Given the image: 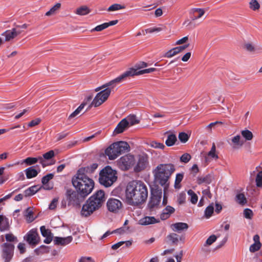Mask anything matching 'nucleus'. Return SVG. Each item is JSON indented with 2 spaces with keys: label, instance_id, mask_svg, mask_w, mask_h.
<instances>
[{
  "label": "nucleus",
  "instance_id": "26",
  "mask_svg": "<svg viewBox=\"0 0 262 262\" xmlns=\"http://www.w3.org/2000/svg\"><path fill=\"white\" fill-rule=\"evenodd\" d=\"M231 145H233L234 148H238L243 146L244 141L242 140L240 135H236L232 137L231 139Z\"/></svg>",
  "mask_w": 262,
  "mask_h": 262
},
{
  "label": "nucleus",
  "instance_id": "17",
  "mask_svg": "<svg viewBox=\"0 0 262 262\" xmlns=\"http://www.w3.org/2000/svg\"><path fill=\"white\" fill-rule=\"evenodd\" d=\"M73 240L72 236H68L66 237L55 236L53 239L55 245L66 246L70 243Z\"/></svg>",
  "mask_w": 262,
  "mask_h": 262
},
{
  "label": "nucleus",
  "instance_id": "43",
  "mask_svg": "<svg viewBox=\"0 0 262 262\" xmlns=\"http://www.w3.org/2000/svg\"><path fill=\"white\" fill-rule=\"evenodd\" d=\"M249 7L253 11L257 10L260 8V5L256 0H251L249 3Z\"/></svg>",
  "mask_w": 262,
  "mask_h": 262
},
{
  "label": "nucleus",
  "instance_id": "63",
  "mask_svg": "<svg viewBox=\"0 0 262 262\" xmlns=\"http://www.w3.org/2000/svg\"><path fill=\"white\" fill-rule=\"evenodd\" d=\"M147 66L148 64L146 62L144 61H140L136 64L135 67L137 68L136 70H137L138 69L147 67Z\"/></svg>",
  "mask_w": 262,
  "mask_h": 262
},
{
  "label": "nucleus",
  "instance_id": "4",
  "mask_svg": "<svg viewBox=\"0 0 262 262\" xmlns=\"http://www.w3.org/2000/svg\"><path fill=\"white\" fill-rule=\"evenodd\" d=\"M130 149L129 144L125 141L115 142L110 145L105 150V154L111 160L116 159L119 155Z\"/></svg>",
  "mask_w": 262,
  "mask_h": 262
},
{
  "label": "nucleus",
  "instance_id": "21",
  "mask_svg": "<svg viewBox=\"0 0 262 262\" xmlns=\"http://www.w3.org/2000/svg\"><path fill=\"white\" fill-rule=\"evenodd\" d=\"M97 167L98 164L97 163H93L90 166L80 168L77 172L83 174H90L94 172Z\"/></svg>",
  "mask_w": 262,
  "mask_h": 262
},
{
  "label": "nucleus",
  "instance_id": "11",
  "mask_svg": "<svg viewBox=\"0 0 262 262\" xmlns=\"http://www.w3.org/2000/svg\"><path fill=\"white\" fill-rule=\"evenodd\" d=\"M162 194V192L161 189L151 190V197L148 204V207L150 210H153L159 205L161 201Z\"/></svg>",
  "mask_w": 262,
  "mask_h": 262
},
{
  "label": "nucleus",
  "instance_id": "52",
  "mask_svg": "<svg viewBox=\"0 0 262 262\" xmlns=\"http://www.w3.org/2000/svg\"><path fill=\"white\" fill-rule=\"evenodd\" d=\"M191 158V157L190 154L185 153L182 155L180 157V161L184 163H187L190 160Z\"/></svg>",
  "mask_w": 262,
  "mask_h": 262
},
{
  "label": "nucleus",
  "instance_id": "38",
  "mask_svg": "<svg viewBox=\"0 0 262 262\" xmlns=\"http://www.w3.org/2000/svg\"><path fill=\"white\" fill-rule=\"evenodd\" d=\"M7 243H12L17 242V238L12 233H8L5 235Z\"/></svg>",
  "mask_w": 262,
  "mask_h": 262
},
{
  "label": "nucleus",
  "instance_id": "35",
  "mask_svg": "<svg viewBox=\"0 0 262 262\" xmlns=\"http://www.w3.org/2000/svg\"><path fill=\"white\" fill-rule=\"evenodd\" d=\"M61 7V4L59 3H56L54 6H53L49 11L46 12V16H50L55 14L57 10H58Z\"/></svg>",
  "mask_w": 262,
  "mask_h": 262
},
{
  "label": "nucleus",
  "instance_id": "37",
  "mask_svg": "<svg viewBox=\"0 0 262 262\" xmlns=\"http://www.w3.org/2000/svg\"><path fill=\"white\" fill-rule=\"evenodd\" d=\"M38 161V158H34V157H28L25 159L23 163H25L27 165H32L35 163H36Z\"/></svg>",
  "mask_w": 262,
  "mask_h": 262
},
{
  "label": "nucleus",
  "instance_id": "31",
  "mask_svg": "<svg viewBox=\"0 0 262 262\" xmlns=\"http://www.w3.org/2000/svg\"><path fill=\"white\" fill-rule=\"evenodd\" d=\"M91 12L90 9L86 6H82L76 9L75 13L79 15H85Z\"/></svg>",
  "mask_w": 262,
  "mask_h": 262
},
{
  "label": "nucleus",
  "instance_id": "23",
  "mask_svg": "<svg viewBox=\"0 0 262 262\" xmlns=\"http://www.w3.org/2000/svg\"><path fill=\"white\" fill-rule=\"evenodd\" d=\"M170 227L173 231L180 232L183 230H187L188 228V225L185 223L178 222L172 224Z\"/></svg>",
  "mask_w": 262,
  "mask_h": 262
},
{
  "label": "nucleus",
  "instance_id": "2",
  "mask_svg": "<svg viewBox=\"0 0 262 262\" xmlns=\"http://www.w3.org/2000/svg\"><path fill=\"white\" fill-rule=\"evenodd\" d=\"M72 184L76 190L83 196H88L94 187V182L92 179L78 172L77 176L73 178Z\"/></svg>",
  "mask_w": 262,
  "mask_h": 262
},
{
  "label": "nucleus",
  "instance_id": "19",
  "mask_svg": "<svg viewBox=\"0 0 262 262\" xmlns=\"http://www.w3.org/2000/svg\"><path fill=\"white\" fill-rule=\"evenodd\" d=\"M253 239L254 243L250 246L249 250L251 252L254 253L260 249L261 244L260 242V237L258 234L255 235L253 236Z\"/></svg>",
  "mask_w": 262,
  "mask_h": 262
},
{
  "label": "nucleus",
  "instance_id": "61",
  "mask_svg": "<svg viewBox=\"0 0 262 262\" xmlns=\"http://www.w3.org/2000/svg\"><path fill=\"white\" fill-rule=\"evenodd\" d=\"M57 203H58V199L56 198L53 199L49 205V208L51 210H53V209H55L57 207Z\"/></svg>",
  "mask_w": 262,
  "mask_h": 262
},
{
  "label": "nucleus",
  "instance_id": "44",
  "mask_svg": "<svg viewBox=\"0 0 262 262\" xmlns=\"http://www.w3.org/2000/svg\"><path fill=\"white\" fill-rule=\"evenodd\" d=\"M167 238L173 244H177L179 242L178 235L176 233H170L167 236Z\"/></svg>",
  "mask_w": 262,
  "mask_h": 262
},
{
  "label": "nucleus",
  "instance_id": "33",
  "mask_svg": "<svg viewBox=\"0 0 262 262\" xmlns=\"http://www.w3.org/2000/svg\"><path fill=\"white\" fill-rule=\"evenodd\" d=\"M214 204L213 203H212L205 209L204 211V216L206 219L210 218L214 212Z\"/></svg>",
  "mask_w": 262,
  "mask_h": 262
},
{
  "label": "nucleus",
  "instance_id": "7",
  "mask_svg": "<svg viewBox=\"0 0 262 262\" xmlns=\"http://www.w3.org/2000/svg\"><path fill=\"white\" fill-rule=\"evenodd\" d=\"M1 257L4 262H10L13 257L14 245L13 243H4L1 245Z\"/></svg>",
  "mask_w": 262,
  "mask_h": 262
},
{
  "label": "nucleus",
  "instance_id": "16",
  "mask_svg": "<svg viewBox=\"0 0 262 262\" xmlns=\"http://www.w3.org/2000/svg\"><path fill=\"white\" fill-rule=\"evenodd\" d=\"M21 32V31H17L16 28H13L12 30H6L2 35L5 37L6 41H9L20 34Z\"/></svg>",
  "mask_w": 262,
  "mask_h": 262
},
{
  "label": "nucleus",
  "instance_id": "27",
  "mask_svg": "<svg viewBox=\"0 0 262 262\" xmlns=\"http://www.w3.org/2000/svg\"><path fill=\"white\" fill-rule=\"evenodd\" d=\"M40 188L41 187H38L37 185H34L30 187L24 191V196L26 197L32 196L39 191Z\"/></svg>",
  "mask_w": 262,
  "mask_h": 262
},
{
  "label": "nucleus",
  "instance_id": "18",
  "mask_svg": "<svg viewBox=\"0 0 262 262\" xmlns=\"http://www.w3.org/2000/svg\"><path fill=\"white\" fill-rule=\"evenodd\" d=\"M205 14L203 9L194 8L190 10V18L192 20H195L201 18Z\"/></svg>",
  "mask_w": 262,
  "mask_h": 262
},
{
  "label": "nucleus",
  "instance_id": "28",
  "mask_svg": "<svg viewBox=\"0 0 262 262\" xmlns=\"http://www.w3.org/2000/svg\"><path fill=\"white\" fill-rule=\"evenodd\" d=\"M127 122V125L128 126H132L139 123V120L137 119V117L135 115L130 114L128 115L126 118H124Z\"/></svg>",
  "mask_w": 262,
  "mask_h": 262
},
{
  "label": "nucleus",
  "instance_id": "3",
  "mask_svg": "<svg viewBox=\"0 0 262 262\" xmlns=\"http://www.w3.org/2000/svg\"><path fill=\"white\" fill-rule=\"evenodd\" d=\"M174 170V166L171 163L160 164L154 170L153 173L156 181L162 186L166 185L164 191L168 185L167 182Z\"/></svg>",
  "mask_w": 262,
  "mask_h": 262
},
{
  "label": "nucleus",
  "instance_id": "41",
  "mask_svg": "<svg viewBox=\"0 0 262 262\" xmlns=\"http://www.w3.org/2000/svg\"><path fill=\"white\" fill-rule=\"evenodd\" d=\"M25 216L27 220L29 222H32L34 220L33 212L31 208H28L25 211Z\"/></svg>",
  "mask_w": 262,
  "mask_h": 262
},
{
  "label": "nucleus",
  "instance_id": "6",
  "mask_svg": "<svg viewBox=\"0 0 262 262\" xmlns=\"http://www.w3.org/2000/svg\"><path fill=\"white\" fill-rule=\"evenodd\" d=\"M117 179L116 171L109 166L104 168L99 173V183L105 187L111 186Z\"/></svg>",
  "mask_w": 262,
  "mask_h": 262
},
{
  "label": "nucleus",
  "instance_id": "51",
  "mask_svg": "<svg viewBox=\"0 0 262 262\" xmlns=\"http://www.w3.org/2000/svg\"><path fill=\"white\" fill-rule=\"evenodd\" d=\"M40 232L42 235L43 237L49 236V235L52 234L51 231L49 229H47L44 226H42L40 228Z\"/></svg>",
  "mask_w": 262,
  "mask_h": 262
},
{
  "label": "nucleus",
  "instance_id": "14",
  "mask_svg": "<svg viewBox=\"0 0 262 262\" xmlns=\"http://www.w3.org/2000/svg\"><path fill=\"white\" fill-rule=\"evenodd\" d=\"M106 206L110 211L116 213L122 208V203L119 200L111 198L108 200Z\"/></svg>",
  "mask_w": 262,
  "mask_h": 262
},
{
  "label": "nucleus",
  "instance_id": "53",
  "mask_svg": "<svg viewBox=\"0 0 262 262\" xmlns=\"http://www.w3.org/2000/svg\"><path fill=\"white\" fill-rule=\"evenodd\" d=\"M256 184L257 187L262 186V171L258 172L255 179Z\"/></svg>",
  "mask_w": 262,
  "mask_h": 262
},
{
  "label": "nucleus",
  "instance_id": "20",
  "mask_svg": "<svg viewBox=\"0 0 262 262\" xmlns=\"http://www.w3.org/2000/svg\"><path fill=\"white\" fill-rule=\"evenodd\" d=\"M160 220L156 219L154 216H146L139 221V224L141 225L146 226L150 224H154L155 223H159Z\"/></svg>",
  "mask_w": 262,
  "mask_h": 262
},
{
  "label": "nucleus",
  "instance_id": "50",
  "mask_svg": "<svg viewBox=\"0 0 262 262\" xmlns=\"http://www.w3.org/2000/svg\"><path fill=\"white\" fill-rule=\"evenodd\" d=\"M54 177L53 173H49L42 178L41 182L42 184H46L49 183V181L52 180Z\"/></svg>",
  "mask_w": 262,
  "mask_h": 262
},
{
  "label": "nucleus",
  "instance_id": "12",
  "mask_svg": "<svg viewBox=\"0 0 262 262\" xmlns=\"http://www.w3.org/2000/svg\"><path fill=\"white\" fill-rule=\"evenodd\" d=\"M135 163L134 156L127 154L121 158L118 161V164L120 168L124 170L129 169Z\"/></svg>",
  "mask_w": 262,
  "mask_h": 262
},
{
  "label": "nucleus",
  "instance_id": "8",
  "mask_svg": "<svg viewBox=\"0 0 262 262\" xmlns=\"http://www.w3.org/2000/svg\"><path fill=\"white\" fill-rule=\"evenodd\" d=\"M111 90L107 88L98 93L93 99L91 105L97 107L105 102L110 95Z\"/></svg>",
  "mask_w": 262,
  "mask_h": 262
},
{
  "label": "nucleus",
  "instance_id": "5",
  "mask_svg": "<svg viewBox=\"0 0 262 262\" xmlns=\"http://www.w3.org/2000/svg\"><path fill=\"white\" fill-rule=\"evenodd\" d=\"M156 71V69L154 68H150L144 70L137 71L135 69L130 68L128 70L126 71L121 75L116 77L115 79L111 80L107 84V85H113L115 83H121L130 77H134L135 75H140L146 73H150Z\"/></svg>",
  "mask_w": 262,
  "mask_h": 262
},
{
  "label": "nucleus",
  "instance_id": "59",
  "mask_svg": "<svg viewBox=\"0 0 262 262\" xmlns=\"http://www.w3.org/2000/svg\"><path fill=\"white\" fill-rule=\"evenodd\" d=\"M202 193L203 197H206L208 199H211L212 198V194L210 192L209 187L207 189L203 190Z\"/></svg>",
  "mask_w": 262,
  "mask_h": 262
},
{
  "label": "nucleus",
  "instance_id": "45",
  "mask_svg": "<svg viewBox=\"0 0 262 262\" xmlns=\"http://www.w3.org/2000/svg\"><path fill=\"white\" fill-rule=\"evenodd\" d=\"M179 139L182 143H186L189 139V136L184 132L180 133L178 136Z\"/></svg>",
  "mask_w": 262,
  "mask_h": 262
},
{
  "label": "nucleus",
  "instance_id": "39",
  "mask_svg": "<svg viewBox=\"0 0 262 262\" xmlns=\"http://www.w3.org/2000/svg\"><path fill=\"white\" fill-rule=\"evenodd\" d=\"M188 194L191 196L190 202L193 204H195L198 200V197L197 195L192 190H189L188 191Z\"/></svg>",
  "mask_w": 262,
  "mask_h": 262
},
{
  "label": "nucleus",
  "instance_id": "42",
  "mask_svg": "<svg viewBox=\"0 0 262 262\" xmlns=\"http://www.w3.org/2000/svg\"><path fill=\"white\" fill-rule=\"evenodd\" d=\"M9 228L8 220L6 217L0 225V230L2 231L8 230Z\"/></svg>",
  "mask_w": 262,
  "mask_h": 262
},
{
  "label": "nucleus",
  "instance_id": "34",
  "mask_svg": "<svg viewBox=\"0 0 262 262\" xmlns=\"http://www.w3.org/2000/svg\"><path fill=\"white\" fill-rule=\"evenodd\" d=\"M236 201L239 204L244 205L247 202V199L244 193H241L236 194Z\"/></svg>",
  "mask_w": 262,
  "mask_h": 262
},
{
  "label": "nucleus",
  "instance_id": "15",
  "mask_svg": "<svg viewBox=\"0 0 262 262\" xmlns=\"http://www.w3.org/2000/svg\"><path fill=\"white\" fill-rule=\"evenodd\" d=\"M98 209L97 208L94 204H92V203L88 200L82 207L81 215L84 217H88Z\"/></svg>",
  "mask_w": 262,
  "mask_h": 262
},
{
  "label": "nucleus",
  "instance_id": "46",
  "mask_svg": "<svg viewBox=\"0 0 262 262\" xmlns=\"http://www.w3.org/2000/svg\"><path fill=\"white\" fill-rule=\"evenodd\" d=\"M216 147L214 143H213L210 151L208 153V156L215 159H218V156L215 154Z\"/></svg>",
  "mask_w": 262,
  "mask_h": 262
},
{
  "label": "nucleus",
  "instance_id": "32",
  "mask_svg": "<svg viewBox=\"0 0 262 262\" xmlns=\"http://www.w3.org/2000/svg\"><path fill=\"white\" fill-rule=\"evenodd\" d=\"M177 141V137L174 134H171L168 135L167 138L165 141V144L167 146L173 145Z\"/></svg>",
  "mask_w": 262,
  "mask_h": 262
},
{
  "label": "nucleus",
  "instance_id": "55",
  "mask_svg": "<svg viewBox=\"0 0 262 262\" xmlns=\"http://www.w3.org/2000/svg\"><path fill=\"white\" fill-rule=\"evenodd\" d=\"M151 147L155 148L164 149L165 145L161 143L157 142L156 141H151L150 143Z\"/></svg>",
  "mask_w": 262,
  "mask_h": 262
},
{
  "label": "nucleus",
  "instance_id": "30",
  "mask_svg": "<svg viewBox=\"0 0 262 262\" xmlns=\"http://www.w3.org/2000/svg\"><path fill=\"white\" fill-rule=\"evenodd\" d=\"M212 180V176L210 174H207L205 177L198 178L197 183L199 185H201L203 183L206 184H209L211 183Z\"/></svg>",
  "mask_w": 262,
  "mask_h": 262
},
{
  "label": "nucleus",
  "instance_id": "40",
  "mask_svg": "<svg viewBox=\"0 0 262 262\" xmlns=\"http://www.w3.org/2000/svg\"><path fill=\"white\" fill-rule=\"evenodd\" d=\"M184 175L183 173H177L176 174L175 182H174V187L176 188H180V184L182 181L183 179Z\"/></svg>",
  "mask_w": 262,
  "mask_h": 262
},
{
  "label": "nucleus",
  "instance_id": "24",
  "mask_svg": "<svg viewBox=\"0 0 262 262\" xmlns=\"http://www.w3.org/2000/svg\"><path fill=\"white\" fill-rule=\"evenodd\" d=\"M147 165V159L143 157L140 156L139 158L136 166L135 168V170L139 172L144 169Z\"/></svg>",
  "mask_w": 262,
  "mask_h": 262
},
{
  "label": "nucleus",
  "instance_id": "9",
  "mask_svg": "<svg viewBox=\"0 0 262 262\" xmlns=\"http://www.w3.org/2000/svg\"><path fill=\"white\" fill-rule=\"evenodd\" d=\"M66 195L69 203L74 205H79L86 197L82 195L78 191H75L72 189L67 190Z\"/></svg>",
  "mask_w": 262,
  "mask_h": 262
},
{
  "label": "nucleus",
  "instance_id": "54",
  "mask_svg": "<svg viewBox=\"0 0 262 262\" xmlns=\"http://www.w3.org/2000/svg\"><path fill=\"white\" fill-rule=\"evenodd\" d=\"M216 238L217 237L215 235H211L207 239L204 246H206L211 245L212 244L215 242Z\"/></svg>",
  "mask_w": 262,
  "mask_h": 262
},
{
  "label": "nucleus",
  "instance_id": "62",
  "mask_svg": "<svg viewBox=\"0 0 262 262\" xmlns=\"http://www.w3.org/2000/svg\"><path fill=\"white\" fill-rule=\"evenodd\" d=\"M185 194L183 193H180L178 198V202L179 204H182L185 202Z\"/></svg>",
  "mask_w": 262,
  "mask_h": 262
},
{
  "label": "nucleus",
  "instance_id": "36",
  "mask_svg": "<svg viewBox=\"0 0 262 262\" xmlns=\"http://www.w3.org/2000/svg\"><path fill=\"white\" fill-rule=\"evenodd\" d=\"M242 136L246 140L250 141L253 139V135L252 133L248 129H245L241 132Z\"/></svg>",
  "mask_w": 262,
  "mask_h": 262
},
{
  "label": "nucleus",
  "instance_id": "29",
  "mask_svg": "<svg viewBox=\"0 0 262 262\" xmlns=\"http://www.w3.org/2000/svg\"><path fill=\"white\" fill-rule=\"evenodd\" d=\"M27 179H31L36 177L39 173L37 170L34 168L33 166H31L25 170Z\"/></svg>",
  "mask_w": 262,
  "mask_h": 262
},
{
  "label": "nucleus",
  "instance_id": "1",
  "mask_svg": "<svg viewBox=\"0 0 262 262\" xmlns=\"http://www.w3.org/2000/svg\"><path fill=\"white\" fill-rule=\"evenodd\" d=\"M125 199L130 205L137 206L145 202L148 196L146 186L141 181L129 182L125 189Z\"/></svg>",
  "mask_w": 262,
  "mask_h": 262
},
{
  "label": "nucleus",
  "instance_id": "48",
  "mask_svg": "<svg viewBox=\"0 0 262 262\" xmlns=\"http://www.w3.org/2000/svg\"><path fill=\"white\" fill-rule=\"evenodd\" d=\"M124 8V7L122 6L121 5L118 4H114L113 5H112L111 6H110L108 9V11H114L119 10L122 9Z\"/></svg>",
  "mask_w": 262,
  "mask_h": 262
},
{
  "label": "nucleus",
  "instance_id": "60",
  "mask_svg": "<svg viewBox=\"0 0 262 262\" xmlns=\"http://www.w3.org/2000/svg\"><path fill=\"white\" fill-rule=\"evenodd\" d=\"M41 122V119L40 118H36L35 119L32 120L28 123V126L29 127H33L39 124Z\"/></svg>",
  "mask_w": 262,
  "mask_h": 262
},
{
  "label": "nucleus",
  "instance_id": "56",
  "mask_svg": "<svg viewBox=\"0 0 262 262\" xmlns=\"http://www.w3.org/2000/svg\"><path fill=\"white\" fill-rule=\"evenodd\" d=\"M244 215L245 218L251 219L253 215V213L251 209L246 208L244 210Z\"/></svg>",
  "mask_w": 262,
  "mask_h": 262
},
{
  "label": "nucleus",
  "instance_id": "22",
  "mask_svg": "<svg viewBox=\"0 0 262 262\" xmlns=\"http://www.w3.org/2000/svg\"><path fill=\"white\" fill-rule=\"evenodd\" d=\"M175 211V209L171 206H167L162 211L160 215L162 220H165L169 218L171 214Z\"/></svg>",
  "mask_w": 262,
  "mask_h": 262
},
{
  "label": "nucleus",
  "instance_id": "58",
  "mask_svg": "<svg viewBox=\"0 0 262 262\" xmlns=\"http://www.w3.org/2000/svg\"><path fill=\"white\" fill-rule=\"evenodd\" d=\"M54 156V151L52 150L46 152L43 155V158L46 160H50Z\"/></svg>",
  "mask_w": 262,
  "mask_h": 262
},
{
  "label": "nucleus",
  "instance_id": "49",
  "mask_svg": "<svg viewBox=\"0 0 262 262\" xmlns=\"http://www.w3.org/2000/svg\"><path fill=\"white\" fill-rule=\"evenodd\" d=\"M177 54H178V52L177 50H176V48H173L171 49V50H169L168 51H167L165 53L164 57H167V58H171V57H173V56L177 55Z\"/></svg>",
  "mask_w": 262,
  "mask_h": 262
},
{
  "label": "nucleus",
  "instance_id": "57",
  "mask_svg": "<svg viewBox=\"0 0 262 262\" xmlns=\"http://www.w3.org/2000/svg\"><path fill=\"white\" fill-rule=\"evenodd\" d=\"M107 25H106V23H103L101 25H98L97 26H96L95 28H93V29H92L91 30V32H94V31H102L103 30L107 28Z\"/></svg>",
  "mask_w": 262,
  "mask_h": 262
},
{
  "label": "nucleus",
  "instance_id": "10",
  "mask_svg": "<svg viewBox=\"0 0 262 262\" xmlns=\"http://www.w3.org/2000/svg\"><path fill=\"white\" fill-rule=\"evenodd\" d=\"M98 209L104 203L105 198L104 191L99 190L88 199Z\"/></svg>",
  "mask_w": 262,
  "mask_h": 262
},
{
  "label": "nucleus",
  "instance_id": "64",
  "mask_svg": "<svg viewBox=\"0 0 262 262\" xmlns=\"http://www.w3.org/2000/svg\"><path fill=\"white\" fill-rule=\"evenodd\" d=\"M79 262H94V260L91 257H82Z\"/></svg>",
  "mask_w": 262,
  "mask_h": 262
},
{
  "label": "nucleus",
  "instance_id": "25",
  "mask_svg": "<svg viewBox=\"0 0 262 262\" xmlns=\"http://www.w3.org/2000/svg\"><path fill=\"white\" fill-rule=\"evenodd\" d=\"M128 127L127 125V122L125 119H122L117 124L116 127L114 129V134L116 135L123 133L126 128Z\"/></svg>",
  "mask_w": 262,
  "mask_h": 262
},
{
  "label": "nucleus",
  "instance_id": "13",
  "mask_svg": "<svg viewBox=\"0 0 262 262\" xmlns=\"http://www.w3.org/2000/svg\"><path fill=\"white\" fill-rule=\"evenodd\" d=\"M24 239L31 246H35L39 243V236L36 229H32L24 236Z\"/></svg>",
  "mask_w": 262,
  "mask_h": 262
},
{
  "label": "nucleus",
  "instance_id": "47",
  "mask_svg": "<svg viewBox=\"0 0 262 262\" xmlns=\"http://www.w3.org/2000/svg\"><path fill=\"white\" fill-rule=\"evenodd\" d=\"M123 231V232L125 231V230H124V229L122 228L118 229L116 230L113 231L112 232H110V231H107L101 237L100 239H103V238L107 237L108 235H111L113 233L119 232V233H121Z\"/></svg>",
  "mask_w": 262,
  "mask_h": 262
}]
</instances>
